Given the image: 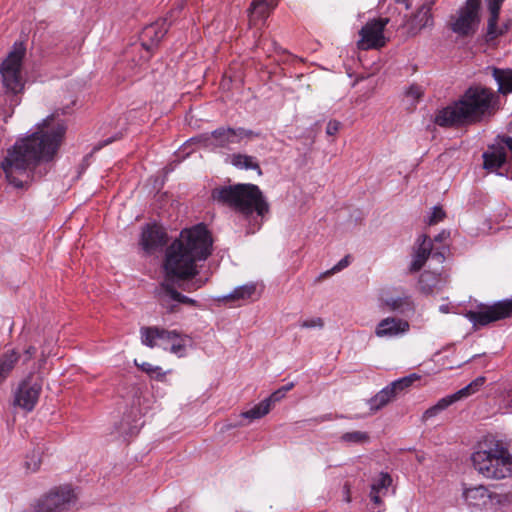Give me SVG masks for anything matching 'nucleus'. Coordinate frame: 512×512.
<instances>
[{
	"label": "nucleus",
	"mask_w": 512,
	"mask_h": 512,
	"mask_svg": "<svg viewBox=\"0 0 512 512\" xmlns=\"http://www.w3.org/2000/svg\"><path fill=\"white\" fill-rule=\"evenodd\" d=\"M349 258H350L349 255L345 256L337 264H335L330 270L323 273L320 277L334 274V273L339 272L342 269L346 268L350 263Z\"/></svg>",
	"instance_id": "39"
},
{
	"label": "nucleus",
	"mask_w": 512,
	"mask_h": 512,
	"mask_svg": "<svg viewBox=\"0 0 512 512\" xmlns=\"http://www.w3.org/2000/svg\"><path fill=\"white\" fill-rule=\"evenodd\" d=\"M505 148L507 147L510 151H512V137H507L504 140Z\"/></svg>",
	"instance_id": "54"
},
{
	"label": "nucleus",
	"mask_w": 512,
	"mask_h": 512,
	"mask_svg": "<svg viewBox=\"0 0 512 512\" xmlns=\"http://www.w3.org/2000/svg\"><path fill=\"white\" fill-rule=\"evenodd\" d=\"M498 109V94L475 84L467 88L457 101L440 110L435 123L442 127L471 125L490 118Z\"/></svg>",
	"instance_id": "3"
},
{
	"label": "nucleus",
	"mask_w": 512,
	"mask_h": 512,
	"mask_svg": "<svg viewBox=\"0 0 512 512\" xmlns=\"http://www.w3.org/2000/svg\"><path fill=\"white\" fill-rule=\"evenodd\" d=\"M184 338L175 330V337L172 338L170 340V342L168 343V348L171 347L172 345H176L177 342L179 343L181 340H183Z\"/></svg>",
	"instance_id": "51"
},
{
	"label": "nucleus",
	"mask_w": 512,
	"mask_h": 512,
	"mask_svg": "<svg viewBox=\"0 0 512 512\" xmlns=\"http://www.w3.org/2000/svg\"><path fill=\"white\" fill-rule=\"evenodd\" d=\"M323 326H324V322H323L322 318H320V317L304 320L300 323V327L306 328V329L316 328V327L322 328Z\"/></svg>",
	"instance_id": "41"
},
{
	"label": "nucleus",
	"mask_w": 512,
	"mask_h": 512,
	"mask_svg": "<svg viewBox=\"0 0 512 512\" xmlns=\"http://www.w3.org/2000/svg\"><path fill=\"white\" fill-rule=\"evenodd\" d=\"M41 465V452L40 450H33L26 456L24 466L27 472H36Z\"/></svg>",
	"instance_id": "35"
},
{
	"label": "nucleus",
	"mask_w": 512,
	"mask_h": 512,
	"mask_svg": "<svg viewBox=\"0 0 512 512\" xmlns=\"http://www.w3.org/2000/svg\"><path fill=\"white\" fill-rule=\"evenodd\" d=\"M175 337V330H167L157 326H144L140 328L141 343L149 348L156 346L168 350V343Z\"/></svg>",
	"instance_id": "15"
},
{
	"label": "nucleus",
	"mask_w": 512,
	"mask_h": 512,
	"mask_svg": "<svg viewBox=\"0 0 512 512\" xmlns=\"http://www.w3.org/2000/svg\"><path fill=\"white\" fill-rule=\"evenodd\" d=\"M166 243V234L163 229L155 224L146 225L141 233L140 245L146 253H153Z\"/></svg>",
	"instance_id": "18"
},
{
	"label": "nucleus",
	"mask_w": 512,
	"mask_h": 512,
	"mask_svg": "<svg viewBox=\"0 0 512 512\" xmlns=\"http://www.w3.org/2000/svg\"><path fill=\"white\" fill-rule=\"evenodd\" d=\"M504 0H486L487 8L490 13L488 19L487 33L491 38H496L506 32L509 27L505 25L504 28H498L497 21L501 6Z\"/></svg>",
	"instance_id": "21"
},
{
	"label": "nucleus",
	"mask_w": 512,
	"mask_h": 512,
	"mask_svg": "<svg viewBox=\"0 0 512 512\" xmlns=\"http://www.w3.org/2000/svg\"><path fill=\"white\" fill-rule=\"evenodd\" d=\"M231 162L234 166L238 168L257 170L258 174H262L260 166L253 156L244 154H233Z\"/></svg>",
	"instance_id": "29"
},
{
	"label": "nucleus",
	"mask_w": 512,
	"mask_h": 512,
	"mask_svg": "<svg viewBox=\"0 0 512 512\" xmlns=\"http://www.w3.org/2000/svg\"><path fill=\"white\" fill-rule=\"evenodd\" d=\"M277 5L278 0H254L249 11L251 16L256 19H266Z\"/></svg>",
	"instance_id": "26"
},
{
	"label": "nucleus",
	"mask_w": 512,
	"mask_h": 512,
	"mask_svg": "<svg viewBox=\"0 0 512 512\" xmlns=\"http://www.w3.org/2000/svg\"><path fill=\"white\" fill-rule=\"evenodd\" d=\"M422 95L423 90L418 85H411L406 91V96L411 98L412 100H418L421 98Z\"/></svg>",
	"instance_id": "43"
},
{
	"label": "nucleus",
	"mask_w": 512,
	"mask_h": 512,
	"mask_svg": "<svg viewBox=\"0 0 512 512\" xmlns=\"http://www.w3.org/2000/svg\"><path fill=\"white\" fill-rule=\"evenodd\" d=\"M156 298L160 306L166 310L167 313H177L179 305L185 304L193 307H200L198 301L186 295L181 294L174 286V282H169V279H164L155 290Z\"/></svg>",
	"instance_id": "10"
},
{
	"label": "nucleus",
	"mask_w": 512,
	"mask_h": 512,
	"mask_svg": "<svg viewBox=\"0 0 512 512\" xmlns=\"http://www.w3.org/2000/svg\"><path fill=\"white\" fill-rule=\"evenodd\" d=\"M450 405H452L451 399H448L447 396L441 398L434 406L428 408L423 413V416H422L423 420L426 421V420L436 416L438 413H440L441 411L445 410Z\"/></svg>",
	"instance_id": "33"
},
{
	"label": "nucleus",
	"mask_w": 512,
	"mask_h": 512,
	"mask_svg": "<svg viewBox=\"0 0 512 512\" xmlns=\"http://www.w3.org/2000/svg\"><path fill=\"white\" fill-rule=\"evenodd\" d=\"M169 351L178 357H183L186 355V339L184 338L179 343L177 342L176 345H172L169 347Z\"/></svg>",
	"instance_id": "42"
},
{
	"label": "nucleus",
	"mask_w": 512,
	"mask_h": 512,
	"mask_svg": "<svg viewBox=\"0 0 512 512\" xmlns=\"http://www.w3.org/2000/svg\"><path fill=\"white\" fill-rule=\"evenodd\" d=\"M419 288L424 294H431L441 288L442 279L439 274L424 271L418 281Z\"/></svg>",
	"instance_id": "24"
},
{
	"label": "nucleus",
	"mask_w": 512,
	"mask_h": 512,
	"mask_svg": "<svg viewBox=\"0 0 512 512\" xmlns=\"http://www.w3.org/2000/svg\"><path fill=\"white\" fill-rule=\"evenodd\" d=\"M409 329L408 321L396 317H386L377 324L374 333L378 338L391 339L405 335Z\"/></svg>",
	"instance_id": "17"
},
{
	"label": "nucleus",
	"mask_w": 512,
	"mask_h": 512,
	"mask_svg": "<svg viewBox=\"0 0 512 512\" xmlns=\"http://www.w3.org/2000/svg\"><path fill=\"white\" fill-rule=\"evenodd\" d=\"M169 25L166 19L157 21L146 26L141 34L142 46L147 52L152 51L154 47L163 39L168 32Z\"/></svg>",
	"instance_id": "19"
},
{
	"label": "nucleus",
	"mask_w": 512,
	"mask_h": 512,
	"mask_svg": "<svg viewBox=\"0 0 512 512\" xmlns=\"http://www.w3.org/2000/svg\"><path fill=\"white\" fill-rule=\"evenodd\" d=\"M450 236V232L446 231V230H443L441 231L438 235H436L434 237V241L435 242H444L445 240H447Z\"/></svg>",
	"instance_id": "50"
},
{
	"label": "nucleus",
	"mask_w": 512,
	"mask_h": 512,
	"mask_svg": "<svg viewBox=\"0 0 512 512\" xmlns=\"http://www.w3.org/2000/svg\"><path fill=\"white\" fill-rule=\"evenodd\" d=\"M20 355L15 350L4 352L0 356V382H4L14 369L16 363L19 361Z\"/></svg>",
	"instance_id": "25"
},
{
	"label": "nucleus",
	"mask_w": 512,
	"mask_h": 512,
	"mask_svg": "<svg viewBox=\"0 0 512 512\" xmlns=\"http://www.w3.org/2000/svg\"><path fill=\"white\" fill-rule=\"evenodd\" d=\"M368 440H369V435L366 432H362V431L347 432L341 436V441L346 442V443L358 444V443L367 442Z\"/></svg>",
	"instance_id": "36"
},
{
	"label": "nucleus",
	"mask_w": 512,
	"mask_h": 512,
	"mask_svg": "<svg viewBox=\"0 0 512 512\" xmlns=\"http://www.w3.org/2000/svg\"><path fill=\"white\" fill-rule=\"evenodd\" d=\"M391 23L396 26L390 18H378L368 21L360 30L358 48L362 50L379 49L386 44L384 28Z\"/></svg>",
	"instance_id": "12"
},
{
	"label": "nucleus",
	"mask_w": 512,
	"mask_h": 512,
	"mask_svg": "<svg viewBox=\"0 0 512 512\" xmlns=\"http://www.w3.org/2000/svg\"><path fill=\"white\" fill-rule=\"evenodd\" d=\"M481 0H466L465 5L451 17L450 29L461 37L473 35L478 28Z\"/></svg>",
	"instance_id": "8"
},
{
	"label": "nucleus",
	"mask_w": 512,
	"mask_h": 512,
	"mask_svg": "<svg viewBox=\"0 0 512 512\" xmlns=\"http://www.w3.org/2000/svg\"><path fill=\"white\" fill-rule=\"evenodd\" d=\"M66 130L65 121L52 114L37 124L35 132L16 141L1 162L7 182L16 189L26 190L45 176L48 169L43 164L53 161Z\"/></svg>",
	"instance_id": "1"
},
{
	"label": "nucleus",
	"mask_w": 512,
	"mask_h": 512,
	"mask_svg": "<svg viewBox=\"0 0 512 512\" xmlns=\"http://www.w3.org/2000/svg\"><path fill=\"white\" fill-rule=\"evenodd\" d=\"M512 316V298L504 299L489 306H481L478 311H468L467 319L475 326H486L489 323Z\"/></svg>",
	"instance_id": "11"
},
{
	"label": "nucleus",
	"mask_w": 512,
	"mask_h": 512,
	"mask_svg": "<svg viewBox=\"0 0 512 512\" xmlns=\"http://www.w3.org/2000/svg\"><path fill=\"white\" fill-rule=\"evenodd\" d=\"M341 127V123L337 120H330L326 126V134L329 136L335 135Z\"/></svg>",
	"instance_id": "46"
},
{
	"label": "nucleus",
	"mask_w": 512,
	"mask_h": 512,
	"mask_svg": "<svg viewBox=\"0 0 512 512\" xmlns=\"http://www.w3.org/2000/svg\"><path fill=\"white\" fill-rule=\"evenodd\" d=\"M270 412L269 403L263 400L251 409L241 413V417L248 419L250 422L260 419Z\"/></svg>",
	"instance_id": "31"
},
{
	"label": "nucleus",
	"mask_w": 512,
	"mask_h": 512,
	"mask_svg": "<svg viewBox=\"0 0 512 512\" xmlns=\"http://www.w3.org/2000/svg\"><path fill=\"white\" fill-rule=\"evenodd\" d=\"M492 76L498 84V93H512V69L492 68Z\"/></svg>",
	"instance_id": "23"
},
{
	"label": "nucleus",
	"mask_w": 512,
	"mask_h": 512,
	"mask_svg": "<svg viewBox=\"0 0 512 512\" xmlns=\"http://www.w3.org/2000/svg\"><path fill=\"white\" fill-rule=\"evenodd\" d=\"M212 237L203 224L183 230L180 238L166 250L164 260L165 279L188 280L198 274L196 261L206 260L212 252Z\"/></svg>",
	"instance_id": "2"
},
{
	"label": "nucleus",
	"mask_w": 512,
	"mask_h": 512,
	"mask_svg": "<svg viewBox=\"0 0 512 512\" xmlns=\"http://www.w3.org/2000/svg\"><path fill=\"white\" fill-rule=\"evenodd\" d=\"M418 378L419 377L416 374H411L409 376L393 381L389 384V387L394 392V394L397 395L398 393L410 387L412 383Z\"/></svg>",
	"instance_id": "34"
},
{
	"label": "nucleus",
	"mask_w": 512,
	"mask_h": 512,
	"mask_svg": "<svg viewBox=\"0 0 512 512\" xmlns=\"http://www.w3.org/2000/svg\"><path fill=\"white\" fill-rule=\"evenodd\" d=\"M259 133L242 127L232 128L221 126L211 133L200 135L196 140L211 151L231 150L234 145L240 144L244 139L258 137Z\"/></svg>",
	"instance_id": "6"
},
{
	"label": "nucleus",
	"mask_w": 512,
	"mask_h": 512,
	"mask_svg": "<svg viewBox=\"0 0 512 512\" xmlns=\"http://www.w3.org/2000/svg\"><path fill=\"white\" fill-rule=\"evenodd\" d=\"M36 354V348L34 346H29L25 351H24V363L27 362V361H30L33 356Z\"/></svg>",
	"instance_id": "49"
},
{
	"label": "nucleus",
	"mask_w": 512,
	"mask_h": 512,
	"mask_svg": "<svg viewBox=\"0 0 512 512\" xmlns=\"http://www.w3.org/2000/svg\"><path fill=\"white\" fill-rule=\"evenodd\" d=\"M294 387V384L293 383H289L285 386H282L281 388H279L284 394H286L288 391H290L292 388Z\"/></svg>",
	"instance_id": "53"
},
{
	"label": "nucleus",
	"mask_w": 512,
	"mask_h": 512,
	"mask_svg": "<svg viewBox=\"0 0 512 512\" xmlns=\"http://www.w3.org/2000/svg\"><path fill=\"white\" fill-rule=\"evenodd\" d=\"M463 496L470 505H480V502H485L489 497L488 489L483 485L470 487L464 490Z\"/></svg>",
	"instance_id": "28"
},
{
	"label": "nucleus",
	"mask_w": 512,
	"mask_h": 512,
	"mask_svg": "<svg viewBox=\"0 0 512 512\" xmlns=\"http://www.w3.org/2000/svg\"><path fill=\"white\" fill-rule=\"evenodd\" d=\"M385 304L391 310L401 313L413 310V302L409 296L390 297L385 300Z\"/></svg>",
	"instance_id": "30"
},
{
	"label": "nucleus",
	"mask_w": 512,
	"mask_h": 512,
	"mask_svg": "<svg viewBox=\"0 0 512 512\" xmlns=\"http://www.w3.org/2000/svg\"><path fill=\"white\" fill-rule=\"evenodd\" d=\"M435 2L436 0H426L413 15L396 28H405L408 36H416L423 29L432 27L434 19L431 10Z\"/></svg>",
	"instance_id": "13"
},
{
	"label": "nucleus",
	"mask_w": 512,
	"mask_h": 512,
	"mask_svg": "<svg viewBox=\"0 0 512 512\" xmlns=\"http://www.w3.org/2000/svg\"><path fill=\"white\" fill-rule=\"evenodd\" d=\"M446 217L445 211L440 206H434L428 217V224L435 225Z\"/></svg>",
	"instance_id": "38"
},
{
	"label": "nucleus",
	"mask_w": 512,
	"mask_h": 512,
	"mask_svg": "<svg viewBox=\"0 0 512 512\" xmlns=\"http://www.w3.org/2000/svg\"><path fill=\"white\" fill-rule=\"evenodd\" d=\"M397 3H402L405 5V8L407 10H409L412 6V1L411 0H396Z\"/></svg>",
	"instance_id": "52"
},
{
	"label": "nucleus",
	"mask_w": 512,
	"mask_h": 512,
	"mask_svg": "<svg viewBox=\"0 0 512 512\" xmlns=\"http://www.w3.org/2000/svg\"><path fill=\"white\" fill-rule=\"evenodd\" d=\"M396 397L394 392L388 386L384 387L381 391H379L374 397L369 399L368 404L370 406L371 412H376L386 406L391 400Z\"/></svg>",
	"instance_id": "27"
},
{
	"label": "nucleus",
	"mask_w": 512,
	"mask_h": 512,
	"mask_svg": "<svg viewBox=\"0 0 512 512\" xmlns=\"http://www.w3.org/2000/svg\"><path fill=\"white\" fill-rule=\"evenodd\" d=\"M430 255L439 259L444 258L443 252L439 251V248H433L432 241L426 235H420L415 243L409 271H419L425 265Z\"/></svg>",
	"instance_id": "14"
},
{
	"label": "nucleus",
	"mask_w": 512,
	"mask_h": 512,
	"mask_svg": "<svg viewBox=\"0 0 512 512\" xmlns=\"http://www.w3.org/2000/svg\"><path fill=\"white\" fill-rule=\"evenodd\" d=\"M205 284V281H202L200 279H196L190 283H186V284H178V286L180 288H182L183 290H186V291H192V290H197L199 288H201L203 285Z\"/></svg>",
	"instance_id": "44"
},
{
	"label": "nucleus",
	"mask_w": 512,
	"mask_h": 512,
	"mask_svg": "<svg viewBox=\"0 0 512 512\" xmlns=\"http://www.w3.org/2000/svg\"><path fill=\"white\" fill-rule=\"evenodd\" d=\"M212 198L241 213L246 219L252 218L247 233L253 234L262 225L263 218L269 213L270 207L262 191L254 184H236L215 188Z\"/></svg>",
	"instance_id": "4"
},
{
	"label": "nucleus",
	"mask_w": 512,
	"mask_h": 512,
	"mask_svg": "<svg viewBox=\"0 0 512 512\" xmlns=\"http://www.w3.org/2000/svg\"><path fill=\"white\" fill-rule=\"evenodd\" d=\"M74 502L73 490L69 486H62L39 499L31 512H67Z\"/></svg>",
	"instance_id": "9"
},
{
	"label": "nucleus",
	"mask_w": 512,
	"mask_h": 512,
	"mask_svg": "<svg viewBox=\"0 0 512 512\" xmlns=\"http://www.w3.org/2000/svg\"><path fill=\"white\" fill-rule=\"evenodd\" d=\"M391 477L388 474H381L379 479L372 484V486H377V490L386 493L388 486L391 484Z\"/></svg>",
	"instance_id": "40"
},
{
	"label": "nucleus",
	"mask_w": 512,
	"mask_h": 512,
	"mask_svg": "<svg viewBox=\"0 0 512 512\" xmlns=\"http://www.w3.org/2000/svg\"><path fill=\"white\" fill-rule=\"evenodd\" d=\"M506 157V149L503 145H491L483 153V166L487 170H496L506 162Z\"/></svg>",
	"instance_id": "22"
},
{
	"label": "nucleus",
	"mask_w": 512,
	"mask_h": 512,
	"mask_svg": "<svg viewBox=\"0 0 512 512\" xmlns=\"http://www.w3.org/2000/svg\"><path fill=\"white\" fill-rule=\"evenodd\" d=\"M111 141H112L111 139H107V140H105L103 144H99V145H97L96 147H94V150H98V149H100L102 146H104V145H107V144L111 143Z\"/></svg>",
	"instance_id": "55"
},
{
	"label": "nucleus",
	"mask_w": 512,
	"mask_h": 512,
	"mask_svg": "<svg viewBox=\"0 0 512 512\" xmlns=\"http://www.w3.org/2000/svg\"><path fill=\"white\" fill-rule=\"evenodd\" d=\"M256 294V285L254 283H248L239 287H236L231 293L218 297V302H233L237 306L242 305L244 302L253 299Z\"/></svg>",
	"instance_id": "20"
},
{
	"label": "nucleus",
	"mask_w": 512,
	"mask_h": 512,
	"mask_svg": "<svg viewBox=\"0 0 512 512\" xmlns=\"http://www.w3.org/2000/svg\"><path fill=\"white\" fill-rule=\"evenodd\" d=\"M284 396L285 394L280 389H278L263 401L269 403V410H271L272 404L280 401Z\"/></svg>",
	"instance_id": "45"
},
{
	"label": "nucleus",
	"mask_w": 512,
	"mask_h": 512,
	"mask_svg": "<svg viewBox=\"0 0 512 512\" xmlns=\"http://www.w3.org/2000/svg\"><path fill=\"white\" fill-rule=\"evenodd\" d=\"M26 47L22 42L14 43L12 50L0 64L2 84L6 92L16 95L22 92L24 80L21 74Z\"/></svg>",
	"instance_id": "7"
},
{
	"label": "nucleus",
	"mask_w": 512,
	"mask_h": 512,
	"mask_svg": "<svg viewBox=\"0 0 512 512\" xmlns=\"http://www.w3.org/2000/svg\"><path fill=\"white\" fill-rule=\"evenodd\" d=\"M41 390V384L36 382L31 384L28 380H24L15 393L14 404L31 412L38 402Z\"/></svg>",
	"instance_id": "16"
},
{
	"label": "nucleus",
	"mask_w": 512,
	"mask_h": 512,
	"mask_svg": "<svg viewBox=\"0 0 512 512\" xmlns=\"http://www.w3.org/2000/svg\"><path fill=\"white\" fill-rule=\"evenodd\" d=\"M136 366H138L143 372L147 373L151 378L156 380H163L166 373L162 370L160 366H155L149 362L137 363L135 361Z\"/></svg>",
	"instance_id": "32"
},
{
	"label": "nucleus",
	"mask_w": 512,
	"mask_h": 512,
	"mask_svg": "<svg viewBox=\"0 0 512 512\" xmlns=\"http://www.w3.org/2000/svg\"><path fill=\"white\" fill-rule=\"evenodd\" d=\"M440 311L446 313L448 311L447 306H445V305L440 306Z\"/></svg>",
	"instance_id": "56"
},
{
	"label": "nucleus",
	"mask_w": 512,
	"mask_h": 512,
	"mask_svg": "<svg viewBox=\"0 0 512 512\" xmlns=\"http://www.w3.org/2000/svg\"><path fill=\"white\" fill-rule=\"evenodd\" d=\"M475 392L470 384L466 385L462 389L458 390L457 392L448 395V399H451V403H455L459 400H462L464 398H467L471 395H473Z\"/></svg>",
	"instance_id": "37"
},
{
	"label": "nucleus",
	"mask_w": 512,
	"mask_h": 512,
	"mask_svg": "<svg viewBox=\"0 0 512 512\" xmlns=\"http://www.w3.org/2000/svg\"><path fill=\"white\" fill-rule=\"evenodd\" d=\"M485 383V377L483 376H479L477 377L476 379H474L472 382H470L469 384L472 386L474 392L476 393L480 387H482Z\"/></svg>",
	"instance_id": "48"
},
{
	"label": "nucleus",
	"mask_w": 512,
	"mask_h": 512,
	"mask_svg": "<svg viewBox=\"0 0 512 512\" xmlns=\"http://www.w3.org/2000/svg\"><path fill=\"white\" fill-rule=\"evenodd\" d=\"M473 468L489 480L512 476V440L494 435L484 436L471 454Z\"/></svg>",
	"instance_id": "5"
},
{
	"label": "nucleus",
	"mask_w": 512,
	"mask_h": 512,
	"mask_svg": "<svg viewBox=\"0 0 512 512\" xmlns=\"http://www.w3.org/2000/svg\"><path fill=\"white\" fill-rule=\"evenodd\" d=\"M381 491L377 490V486H371L370 498L375 504L381 503Z\"/></svg>",
	"instance_id": "47"
}]
</instances>
